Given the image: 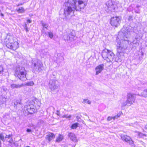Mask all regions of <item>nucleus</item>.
<instances>
[{
	"label": "nucleus",
	"mask_w": 147,
	"mask_h": 147,
	"mask_svg": "<svg viewBox=\"0 0 147 147\" xmlns=\"http://www.w3.org/2000/svg\"><path fill=\"white\" fill-rule=\"evenodd\" d=\"M40 102L36 98L30 101L28 104L25 105L22 109L23 114L27 115L33 114L37 111V107H40Z\"/></svg>",
	"instance_id": "obj_1"
},
{
	"label": "nucleus",
	"mask_w": 147,
	"mask_h": 147,
	"mask_svg": "<svg viewBox=\"0 0 147 147\" xmlns=\"http://www.w3.org/2000/svg\"><path fill=\"white\" fill-rule=\"evenodd\" d=\"M73 3L71 4V7L68 6L67 9L65 11V12L68 13H70L73 11H79L81 10V9L84 8V7H82L81 5L84 4L83 1L78 0H73Z\"/></svg>",
	"instance_id": "obj_2"
},
{
	"label": "nucleus",
	"mask_w": 147,
	"mask_h": 147,
	"mask_svg": "<svg viewBox=\"0 0 147 147\" xmlns=\"http://www.w3.org/2000/svg\"><path fill=\"white\" fill-rule=\"evenodd\" d=\"M7 47L11 49L15 50L18 48L19 44L13 37L11 36H7L5 41Z\"/></svg>",
	"instance_id": "obj_3"
},
{
	"label": "nucleus",
	"mask_w": 147,
	"mask_h": 147,
	"mask_svg": "<svg viewBox=\"0 0 147 147\" xmlns=\"http://www.w3.org/2000/svg\"><path fill=\"white\" fill-rule=\"evenodd\" d=\"M27 71L24 68H22L15 71L14 76L18 78L21 80L24 81L26 80L27 79Z\"/></svg>",
	"instance_id": "obj_4"
},
{
	"label": "nucleus",
	"mask_w": 147,
	"mask_h": 147,
	"mask_svg": "<svg viewBox=\"0 0 147 147\" xmlns=\"http://www.w3.org/2000/svg\"><path fill=\"white\" fill-rule=\"evenodd\" d=\"M101 55L104 59L110 61L111 59H113L114 55L111 51L105 48L102 50Z\"/></svg>",
	"instance_id": "obj_5"
},
{
	"label": "nucleus",
	"mask_w": 147,
	"mask_h": 147,
	"mask_svg": "<svg viewBox=\"0 0 147 147\" xmlns=\"http://www.w3.org/2000/svg\"><path fill=\"white\" fill-rule=\"evenodd\" d=\"M121 20V18L120 17L113 16L111 18L110 23L112 26L117 27L120 25Z\"/></svg>",
	"instance_id": "obj_6"
},
{
	"label": "nucleus",
	"mask_w": 147,
	"mask_h": 147,
	"mask_svg": "<svg viewBox=\"0 0 147 147\" xmlns=\"http://www.w3.org/2000/svg\"><path fill=\"white\" fill-rule=\"evenodd\" d=\"M135 94L130 93L127 94V99L125 102V104L124 103L123 105V106H125L126 105H130L135 102Z\"/></svg>",
	"instance_id": "obj_7"
},
{
	"label": "nucleus",
	"mask_w": 147,
	"mask_h": 147,
	"mask_svg": "<svg viewBox=\"0 0 147 147\" xmlns=\"http://www.w3.org/2000/svg\"><path fill=\"white\" fill-rule=\"evenodd\" d=\"M121 138L124 141L128 142L131 145V147H134L135 145L134 142L132 140L131 138L127 135H124L121 136Z\"/></svg>",
	"instance_id": "obj_8"
},
{
	"label": "nucleus",
	"mask_w": 147,
	"mask_h": 147,
	"mask_svg": "<svg viewBox=\"0 0 147 147\" xmlns=\"http://www.w3.org/2000/svg\"><path fill=\"white\" fill-rule=\"evenodd\" d=\"M55 137V135L52 132H48L45 137L46 139L49 142H50L53 139H54Z\"/></svg>",
	"instance_id": "obj_9"
},
{
	"label": "nucleus",
	"mask_w": 147,
	"mask_h": 147,
	"mask_svg": "<svg viewBox=\"0 0 147 147\" xmlns=\"http://www.w3.org/2000/svg\"><path fill=\"white\" fill-rule=\"evenodd\" d=\"M104 65L103 64L99 65L96 67L95 70H96V75H97L100 73L103 69Z\"/></svg>",
	"instance_id": "obj_10"
},
{
	"label": "nucleus",
	"mask_w": 147,
	"mask_h": 147,
	"mask_svg": "<svg viewBox=\"0 0 147 147\" xmlns=\"http://www.w3.org/2000/svg\"><path fill=\"white\" fill-rule=\"evenodd\" d=\"M12 135L9 134V135H6L5 136V139H7L8 142L10 143H12L13 142V140L12 138Z\"/></svg>",
	"instance_id": "obj_11"
},
{
	"label": "nucleus",
	"mask_w": 147,
	"mask_h": 147,
	"mask_svg": "<svg viewBox=\"0 0 147 147\" xmlns=\"http://www.w3.org/2000/svg\"><path fill=\"white\" fill-rule=\"evenodd\" d=\"M68 136L72 140L74 141L76 140V138L74 134L70 132L69 133Z\"/></svg>",
	"instance_id": "obj_12"
},
{
	"label": "nucleus",
	"mask_w": 147,
	"mask_h": 147,
	"mask_svg": "<svg viewBox=\"0 0 147 147\" xmlns=\"http://www.w3.org/2000/svg\"><path fill=\"white\" fill-rule=\"evenodd\" d=\"M63 139V136L61 134H59L57 138L55 141L56 142H59L61 141Z\"/></svg>",
	"instance_id": "obj_13"
},
{
	"label": "nucleus",
	"mask_w": 147,
	"mask_h": 147,
	"mask_svg": "<svg viewBox=\"0 0 147 147\" xmlns=\"http://www.w3.org/2000/svg\"><path fill=\"white\" fill-rule=\"evenodd\" d=\"M137 133L138 134V136L140 138H143V137H146L147 136L146 134H143L142 133L139 131H137Z\"/></svg>",
	"instance_id": "obj_14"
},
{
	"label": "nucleus",
	"mask_w": 147,
	"mask_h": 147,
	"mask_svg": "<svg viewBox=\"0 0 147 147\" xmlns=\"http://www.w3.org/2000/svg\"><path fill=\"white\" fill-rule=\"evenodd\" d=\"M79 124L78 123H76L72 124L71 126V128L72 129H76L78 126Z\"/></svg>",
	"instance_id": "obj_15"
},
{
	"label": "nucleus",
	"mask_w": 147,
	"mask_h": 147,
	"mask_svg": "<svg viewBox=\"0 0 147 147\" xmlns=\"http://www.w3.org/2000/svg\"><path fill=\"white\" fill-rule=\"evenodd\" d=\"M16 11L19 13H22L24 12L25 9L23 7H22L19 8L18 9H16Z\"/></svg>",
	"instance_id": "obj_16"
},
{
	"label": "nucleus",
	"mask_w": 147,
	"mask_h": 147,
	"mask_svg": "<svg viewBox=\"0 0 147 147\" xmlns=\"http://www.w3.org/2000/svg\"><path fill=\"white\" fill-rule=\"evenodd\" d=\"M5 133H1L0 134V139L2 140L3 142L5 141Z\"/></svg>",
	"instance_id": "obj_17"
},
{
	"label": "nucleus",
	"mask_w": 147,
	"mask_h": 147,
	"mask_svg": "<svg viewBox=\"0 0 147 147\" xmlns=\"http://www.w3.org/2000/svg\"><path fill=\"white\" fill-rule=\"evenodd\" d=\"M11 87L13 88H18L21 87V86L19 85H16L15 84H13L11 85Z\"/></svg>",
	"instance_id": "obj_18"
},
{
	"label": "nucleus",
	"mask_w": 147,
	"mask_h": 147,
	"mask_svg": "<svg viewBox=\"0 0 147 147\" xmlns=\"http://www.w3.org/2000/svg\"><path fill=\"white\" fill-rule=\"evenodd\" d=\"M143 95L144 97H147V89L144 90L143 92Z\"/></svg>",
	"instance_id": "obj_19"
},
{
	"label": "nucleus",
	"mask_w": 147,
	"mask_h": 147,
	"mask_svg": "<svg viewBox=\"0 0 147 147\" xmlns=\"http://www.w3.org/2000/svg\"><path fill=\"white\" fill-rule=\"evenodd\" d=\"M4 69L2 65H0V74H3L4 72Z\"/></svg>",
	"instance_id": "obj_20"
},
{
	"label": "nucleus",
	"mask_w": 147,
	"mask_h": 147,
	"mask_svg": "<svg viewBox=\"0 0 147 147\" xmlns=\"http://www.w3.org/2000/svg\"><path fill=\"white\" fill-rule=\"evenodd\" d=\"M83 102L84 103H88L89 104H90L91 103V102L90 100L86 99L83 100Z\"/></svg>",
	"instance_id": "obj_21"
},
{
	"label": "nucleus",
	"mask_w": 147,
	"mask_h": 147,
	"mask_svg": "<svg viewBox=\"0 0 147 147\" xmlns=\"http://www.w3.org/2000/svg\"><path fill=\"white\" fill-rule=\"evenodd\" d=\"M115 117H110L109 116L107 117V120L108 121H110L112 120H115Z\"/></svg>",
	"instance_id": "obj_22"
},
{
	"label": "nucleus",
	"mask_w": 147,
	"mask_h": 147,
	"mask_svg": "<svg viewBox=\"0 0 147 147\" xmlns=\"http://www.w3.org/2000/svg\"><path fill=\"white\" fill-rule=\"evenodd\" d=\"M42 25L43 27V29L45 28L47 29V28L48 26L47 24L44 23H42Z\"/></svg>",
	"instance_id": "obj_23"
},
{
	"label": "nucleus",
	"mask_w": 147,
	"mask_h": 147,
	"mask_svg": "<svg viewBox=\"0 0 147 147\" xmlns=\"http://www.w3.org/2000/svg\"><path fill=\"white\" fill-rule=\"evenodd\" d=\"M48 34L50 38H53V35L52 32H49L48 33Z\"/></svg>",
	"instance_id": "obj_24"
},
{
	"label": "nucleus",
	"mask_w": 147,
	"mask_h": 147,
	"mask_svg": "<svg viewBox=\"0 0 147 147\" xmlns=\"http://www.w3.org/2000/svg\"><path fill=\"white\" fill-rule=\"evenodd\" d=\"M121 113H118L114 117H115V119H117L119 117H120L121 115Z\"/></svg>",
	"instance_id": "obj_25"
},
{
	"label": "nucleus",
	"mask_w": 147,
	"mask_h": 147,
	"mask_svg": "<svg viewBox=\"0 0 147 147\" xmlns=\"http://www.w3.org/2000/svg\"><path fill=\"white\" fill-rule=\"evenodd\" d=\"M88 0H85L84 1H83L84 2V4H82L81 6L82 7H84H84L86 6V3L87 2ZM83 8V9H84Z\"/></svg>",
	"instance_id": "obj_26"
},
{
	"label": "nucleus",
	"mask_w": 147,
	"mask_h": 147,
	"mask_svg": "<svg viewBox=\"0 0 147 147\" xmlns=\"http://www.w3.org/2000/svg\"><path fill=\"white\" fill-rule=\"evenodd\" d=\"M25 29L26 31L27 32H28V27H27V25H26V24H25Z\"/></svg>",
	"instance_id": "obj_27"
},
{
	"label": "nucleus",
	"mask_w": 147,
	"mask_h": 147,
	"mask_svg": "<svg viewBox=\"0 0 147 147\" xmlns=\"http://www.w3.org/2000/svg\"><path fill=\"white\" fill-rule=\"evenodd\" d=\"M56 114L58 116H59L60 115V112L59 111H57L56 112Z\"/></svg>",
	"instance_id": "obj_28"
},
{
	"label": "nucleus",
	"mask_w": 147,
	"mask_h": 147,
	"mask_svg": "<svg viewBox=\"0 0 147 147\" xmlns=\"http://www.w3.org/2000/svg\"><path fill=\"white\" fill-rule=\"evenodd\" d=\"M26 131L28 132H29L31 131V130L29 129H26Z\"/></svg>",
	"instance_id": "obj_29"
},
{
	"label": "nucleus",
	"mask_w": 147,
	"mask_h": 147,
	"mask_svg": "<svg viewBox=\"0 0 147 147\" xmlns=\"http://www.w3.org/2000/svg\"><path fill=\"white\" fill-rule=\"evenodd\" d=\"M27 22L28 23H30L31 22H32V21L31 20H30V19H28L27 20Z\"/></svg>",
	"instance_id": "obj_30"
},
{
	"label": "nucleus",
	"mask_w": 147,
	"mask_h": 147,
	"mask_svg": "<svg viewBox=\"0 0 147 147\" xmlns=\"http://www.w3.org/2000/svg\"><path fill=\"white\" fill-rule=\"evenodd\" d=\"M132 16H130L129 17V18H128V20L129 21H130L131 20H132Z\"/></svg>",
	"instance_id": "obj_31"
},
{
	"label": "nucleus",
	"mask_w": 147,
	"mask_h": 147,
	"mask_svg": "<svg viewBox=\"0 0 147 147\" xmlns=\"http://www.w3.org/2000/svg\"><path fill=\"white\" fill-rule=\"evenodd\" d=\"M23 4V3H20V4H18V5H17V6H20V5H22Z\"/></svg>",
	"instance_id": "obj_32"
},
{
	"label": "nucleus",
	"mask_w": 147,
	"mask_h": 147,
	"mask_svg": "<svg viewBox=\"0 0 147 147\" xmlns=\"http://www.w3.org/2000/svg\"><path fill=\"white\" fill-rule=\"evenodd\" d=\"M71 117V115H69L68 117H66V118H70Z\"/></svg>",
	"instance_id": "obj_33"
},
{
	"label": "nucleus",
	"mask_w": 147,
	"mask_h": 147,
	"mask_svg": "<svg viewBox=\"0 0 147 147\" xmlns=\"http://www.w3.org/2000/svg\"><path fill=\"white\" fill-rule=\"evenodd\" d=\"M1 15L2 16H4V15L2 13H1Z\"/></svg>",
	"instance_id": "obj_34"
},
{
	"label": "nucleus",
	"mask_w": 147,
	"mask_h": 147,
	"mask_svg": "<svg viewBox=\"0 0 147 147\" xmlns=\"http://www.w3.org/2000/svg\"><path fill=\"white\" fill-rule=\"evenodd\" d=\"M146 128H147V124L146 125Z\"/></svg>",
	"instance_id": "obj_35"
},
{
	"label": "nucleus",
	"mask_w": 147,
	"mask_h": 147,
	"mask_svg": "<svg viewBox=\"0 0 147 147\" xmlns=\"http://www.w3.org/2000/svg\"><path fill=\"white\" fill-rule=\"evenodd\" d=\"M30 147L29 146H26V147Z\"/></svg>",
	"instance_id": "obj_36"
}]
</instances>
